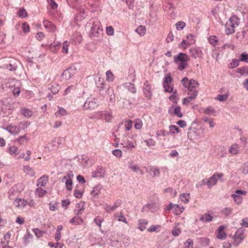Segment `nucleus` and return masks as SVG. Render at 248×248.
<instances>
[{"instance_id":"nucleus-42","label":"nucleus","mask_w":248,"mask_h":248,"mask_svg":"<svg viewBox=\"0 0 248 248\" xmlns=\"http://www.w3.org/2000/svg\"><path fill=\"white\" fill-rule=\"evenodd\" d=\"M190 45V43L187 40L183 39L182 42L179 45V47L181 49H186Z\"/></svg>"},{"instance_id":"nucleus-63","label":"nucleus","mask_w":248,"mask_h":248,"mask_svg":"<svg viewBox=\"0 0 248 248\" xmlns=\"http://www.w3.org/2000/svg\"><path fill=\"white\" fill-rule=\"evenodd\" d=\"M112 154L118 157V158H120L122 156V152L121 150H119V149H116V150H113L112 151Z\"/></svg>"},{"instance_id":"nucleus-24","label":"nucleus","mask_w":248,"mask_h":248,"mask_svg":"<svg viewBox=\"0 0 248 248\" xmlns=\"http://www.w3.org/2000/svg\"><path fill=\"white\" fill-rule=\"evenodd\" d=\"M9 154L13 156H16L19 153L18 148L16 146H11L8 148Z\"/></svg>"},{"instance_id":"nucleus-32","label":"nucleus","mask_w":248,"mask_h":248,"mask_svg":"<svg viewBox=\"0 0 248 248\" xmlns=\"http://www.w3.org/2000/svg\"><path fill=\"white\" fill-rule=\"evenodd\" d=\"M21 113L26 117L30 118L32 115V110L27 108H22L21 110Z\"/></svg>"},{"instance_id":"nucleus-8","label":"nucleus","mask_w":248,"mask_h":248,"mask_svg":"<svg viewBox=\"0 0 248 248\" xmlns=\"http://www.w3.org/2000/svg\"><path fill=\"white\" fill-rule=\"evenodd\" d=\"M97 114H99L100 118L104 119L107 122H110L112 118V112L110 110L99 111Z\"/></svg>"},{"instance_id":"nucleus-14","label":"nucleus","mask_w":248,"mask_h":248,"mask_svg":"<svg viewBox=\"0 0 248 248\" xmlns=\"http://www.w3.org/2000/svg\"><path fill=\"white\" fill-rule=\"evenodd\" d=\"M198 95V91H194L191 93V95L187 97L184 98L183 99L182 103L184 105H188L192 100L195 99Z\"/></svg>"},{"instance_id":"nucleus-13","label":"nucleus","mask_w":248,"mask_h":248,"mask_svg":"<svg viewBox=\"0 0 248 248\" xmlns=\"http://www.w3.org/2000/svg\"><path fill=\"white\" fill-rule=\"evenodd\" d=\"M98 107V104L95 100H87L84 105V109H93Z\"/></svg>"},{"instance_id":"nucleus-7","label":"nucleus","mask_w":248,"mask_h":248,"mask_svg":"<svg viewBox=\"0 0 248 248\" xmlns=\"http://www.w3.org/2000/svg\"><path fill=\"white\" fill-rule=\"evenodd\" d=\"M77 72V68L75 66L69 67L65 70L62 73V77L66 80L70 79Z\"/></svg>"},{"instance_id":"nucleus-62","label":"nucleus","mask_w":248,"mask_h":248,"mask_svg":"<svg viewBox=\"0 0 248 248\" xmlns=\"http://www.w3.org/2000/svg\"><path fill=\"white\" fill-rule=\"evenodd\" d=\"M143 90L144 93L145 94V96L146 97H150L151 95V93L150 91V87L147 85L145 84Z\"/></svg>"},{"instance_id":"nucleus-18","label":"nucleus","mask_w":248,"mask_h":248,"mask_svg":"<svg viewBox=\"0 0 248 248\" xmlns=\"http://www.w3.org/2000/svg\"><path fill=\"white\" fill-rule=\"evenodd\" d=\"M240 147L236 143L233 144L230 147L229 151L232 155H236L239 152Z\"/></svg>"},{"instance_id":"nucleus-55","label":"nucleus","mask_w":248,"mask_h":248,"mask_svg":"<svg viewBox=\"0 0 248 248\" xmlns=\"http://www.w3.org/2000/svg\"><path fill=\"white\" fill-rule=\"evenodd\" d=\"M186 26V23L183 21H179L176 24V28L177 30L183 29Z\"/></svg>"},{"instance_id":"nucleus-20","label":"nucleus","mask_w":248,"mask_h":248,"mask_svg":"<svg viewBox=\"0 0 248 248\" xmlns=\"http://www.w3.org/2000/svg\"><path fill=\"white\" fill-rule=\"evenodd\" d=\"M230 22H227L225 27V32L227 35L233 33L235 31V28L230 25Z\"/></svg>"},{"instance_id":"nucleus-36","label":"nucleus","mask_w":248,"mask_h":248,"mask_svg":"<svg viewBox=\"0 0 248 248\" xmlns=\"http://www.w3.org/2000/svg\"><path fill=\"white\" fill-rule=\"evenodd\" d=\"M149 173L153 177L158 176L160 175L159 170L156 167H152L150 169Z\"/></svg>"},{"instance_id":"nucleus-38","label":"nucleus","mask_w":248,"mask_h":248,"mask_svg":"<svg viewBox=\"0 0 248 248\" xmlns=\"http://www.w3.org/2000/svg\"><path fill=\"white\" fill-rule=\"evenodd\" d=\"M115 217L119 221H122L125 223H127L126 218L124 217L123 214L122 212L115 214Z\"/></svg>"},{"instance_id":"nucleus-46","label":"nucleus","mask_w":248,"mask_h":248,"mask_svg":"<svg viewBox=\"0 0 248 248\" xmlns=\"http://www.w3.org/2000/svg\"><path fill=\"white\" fill-rule=\"evenodd\" d=\"M136 144V141L134 142L130 140H127L125 143V145H124V147L128 149H130L132 148H134L135 147Z\"/></svg>"},{"instance_id":"nucleus-60","label":"nucleus","mask_w":248,"mask_h":248,"mask_svg":"<svg viewBox=\"0 0 248 248\" xmlns=\"http://www.w3.org/2000/svg\"><path fill=\"white\" fill-rule=\"evenodd\" d=\"M49 209L51 211H55L58 207V203L57 202L54 203L51 202L49 203Z\"/></svg>"},{"instance_id":"nucleus-1","label":"nucleus","mask_w":248,"mask_h":248,"mask_svg":"<svg viewBox=\"0 0 248 248\" xmlns=\"http://www.w3.org/2000/svg\"><path fill=\"white\" fill-rule=\"evenodd\" d=\"M188 60L187 55L183 53H179L174 57V60L178 66V69L181 71L184 70L187 66Z\"/></svg>"},{"instance_id":"nucleus-33","label":"nucleus","mask_w":248,"mask_h":248,"mask_svg":"<svg viewBox=\"0 0 248 248\" xmlns=\"http://www.w3.org/2000/svg\"><path fill=\"white\" fill-rule=\"evenodd\" d=\"M148 224V221L144 219H140L139 220L138 228L141 231H144Z\"/></svg>"},{"instance_id":"nucleus-9","label":"nucleus","mask_w":248,"mask_h":248,"mask_svg":"<svg viewBox=\"0 0 248 248\" xmlns=\"http://www.w3.org/2000/svg\"><path fill=\"white\" fill-rule=\"evenodd\" d=\"M226 227L224 226H220L216 232L217 238L220 240H224L226 237V233L225 231Z\"/></svg>"},{"instance_id":"nucleus-57","label":"nucleus","mask_w":248,"mask_h":248,"mask_svg":"<svg viewBox=\"0 0 248 248\" xmlns=\"http://www.w3.org/2000/svg\"><path fill=\"white\" fill-rule=\"evenodd\" d=\"M185 248H193V240L191 239H188L187 241L185 243Z\"/></svg>"},{"instance_id":"nucleus-52","label":"nucleus","mask_w":248,"mask_h":248,"mask_svg":"<svg viewBox=\"0 0 248 248\" xmlns=\"http://www.w3.org/2000/svg\"><path fill=\"white\" fill-rule=\"evenodd\" d=\"M32 231L37 238L42 237L45 233V232L41 231L38 228L33 229Z\"/></svg>"},{"instance_id":"nucleus-17","label":"nucleus","mask_w":248,"mask_h":248,"mask_svg":"<svg viewBox=\"0 0 248 248\" xmlns=\"http://www.w3.org/2000/svg\"><path fill=\"white\" fill-rule=\"evenodd\" d=\"M227 22H230V25L235 29L239 25V19L236 16H231Z\"/></svg>"},{"instance_id":"nucleus-16","label":"nucleus","mask_w":248,"mask_h":248,"mask_svg":"<svg viewBox=\"0 0 248 248\" xmlns=\"http://www.w3.org/2000/svg\"><path fill=\"white\" fill-rule=\"evenodd\" d=\"M6 130L12 134H18L20 132V129L16 125L10 124L6 127Z\"/></svg>"},{"instance_id":"nucleus-12","label":"nucleus","mask_w":248,"mask_h":248,"mask_svg":"<svg viewBox=\"0 0 248 248\" xmlns=\"http://www.w3.org/2000/svg\"><path fill=\"white\" fill-rule=\"evenodd\" d=\"M43 25L45 28L49 32H54L56 30V27L54 24L49 21L44 20Z\"/></svg>"},{"instance_id":"nucleus-44","label":"nucleus","mask_w":248,"mask_h":248,"mask_svg":"<svg viewBox=\"0 0 248 248\" xmlns=\"http://www.w3.org/2000/svg\"><path fill=\"white\" fill-rule=\"evenodd\" d=\"M173 108V112L174 114L177 116L179 118H181L183 117V114L181 112V108L178 106H174L172 107Z\"/></svg>"},{"instance_id":"nucleus-50","label":"nucleus","mask_w":248,"mask_h":248,"mask_svg":"<svg viewBox=\"0 0 248 248\" xmlns=\"http://www.w3.org/2000/svg\"><path fill=\"white\" fill-rule=\"evenodd\" d=\"M133 122L131 120H127L124 122L125 130H130L132 127Z\"/></svg>"},{"instance_id":"nucleus-4","label":"nucleus","mask_w":248,"mask_h":248,"mask_svg":"<svg viewBox=\"0 0 248 248\" xmlns=\"http://www.w3.org/2000/svg\"><path fill=\"white\" fill-rule=\"evenodd\" d=\"M246 237L245 231L242 228L238 229L232 237L233 240L232 242V245L237 247L243 241Z\"/></svg>"},{"instance_id":"nucleus-28","label":"nucleus","mask_w":248,"mask_h":248,"mask_svg":"<svg viewBox=\"0 0 248 248\" xmlns=\"http://www.w3.org/2000/svg\"><path fill=\"white\" fill-rule=\"evenodd\" d=\"M203 112L205 114L207 115H216V110L214 108L211 106L208 107L203 109Z\"/></svg>"},{"instance_id":"nucleus-30","label":"nucleus","mask_w":248,"mask_h":248,"mask_svg":"<svg viewBox=\"0 0 248 248\" xmlns=\"http://www.w3.org/2000/svg\"><path fill=\"white\" fill-rule=\"evenodd\" d=\"M70 223L75 225H80L83 222L82 218L78 217H75L70 220Z\"/></svg>"},{"instance_id":"nucleus-27","label":"nucleus","mask_w":248,"mask_h":248,"mask_svg":"<svg viewBox=\"0 0 248 248\" xmlns=\"http://www.w3.org/2000/svg\"><path fill=\"white\" fill-rule=\"evenodd\" d=\"M65 180V186L67 190H71L73 188V182L71 179H68L66 176L62 178V181Z\"/></svg>"},{"instance_id":"nucleus-48","label":"nucleus","mask_w":248,"mask_h":248,"mask_svg":"<svg viewBox=\"0 0 248 248\" xmlns=\"http://www.w3.org/2000/svg\"><path fill=\"white\" fill-rule=\"evenodd\" d=\"M232 209L230 207H226L222 209L221 213L224 216L227 217L232 213Z\"/></svg>"},{"instance_id":"nucleus-22","label":"nucleus","mask_w":248,"mask_h":248,"mask_svg":"<svg viewBox=\"0 0 248 248\" xmlns=\"http://www.w3.org/2000/svg\"><path fill=\"white\" fill-rule=\"evenodd\" d=\"M15 141L18 142L19 145H22L27 144L29 139L25 135H24L16 139Z\"/></svg>"},{"instance_id":"nucleus-10","label":"nucleus","mask_w":248,"mask_h":248,"mask_svg":"<svg viewBox=\"0 0 248 248\" xmlns=\"http://www.w3.org/2000/svg\"><path fill=\"white\" fill-rule=\"evenodd\" d=\"M189 51L191 55L194 58H202L203 55L201 49L198 47L191 48Z\"/></svg>"},{"instance_id":"nucleus-39","label":"nucleus","mask_w":248,"mask_h":248,"mask_svg":"<svg viewBox=\"0 0 248 248\" xmlns=\"http://www.w3.org/2000/svg\"><path fill=\"white\" fill-rule=\"evenodd\" d=\"M209 42L214 46L217 45L218 43V40L217 37L215 35H212L208 38Z\"/></svg>"},{"instance_id":"nucleus-31","label":"nucleus","mask_w":248,"mask_h":248,"mask_svg":"<svg viewBox=\"0 0 248 248\" xmlns=\"http://www.w3.org/2000/svg\"><path fill=\"white\" fill-rule=\"evenodd\" d=\"M135 31L137 32L140 36H144L146 32V27L144 26H139L135 30Z\"/></svg>"},{"instance_id":"nucleus-21","label":"nucleus","mask_w":248,"mask_h":248,"mask_svg":"<svg viewBox=\"0 0 248 248\" xmlns=\"http://www.w3.org/2000/svg\"><path fill=\"white\" fill-rule=\"evenodd\" d=\"M80 186V185H77L74 194V196L78 199L81 198L83 194V190Z\"/></svg>"},{"instance_id":"nucleus-43","label":"nucleus","mask_w":248,"mask_h":248,"mask_svg":"<svg viewBox=\"0 0 248 248\" xmlns=\"http://www.w3.org/2000/svg\"><path fill=\"white\" fill-rule=\"evenodd\" d=\"M134 127L136 129L140 130L142 128V122L140 119H136L134 121Z\"/></svg>"},{"instance_id":"nucleus-61","label":"nucleus","mask_w":248,"mask_h":248,"mask_svg":"<svg viewBox=\"0 0 248 248\" xmlns=\"http://www.w3.org/2000/svg\"><path fill=\"white\" fill-rule=\"evenodd\" d=\"M186 40H187V41H188V42L190 43V45L194 44L195 42L194 36L191 34L187 35Z\"/></svg>"},{"instance_id":"nucleus-51","label":"nucleus","mask_w":248,"mask_h":248,"mask_svg":"<svg viewBox=\"0 0 248 248\" xmlns=\"http://www.w3.org/2000/svg\"><path fill=\"white\" fill-rule=\"evenodd\" d=\"M144 142L148 147L155 146L156 144V142L153 139H149L144 140Z\"/></svg>"},{"instance_id":"nucleus-37","label":"nucleus","mask_w":248,"mask_h":248,"mask_svg":"<svg viewBox=\"0 0 248 248\" xmlns=\"http://www.w3.org/2000/svg\"><path fill=\"white\" fill-rule=\"evenodd\" d=\"M213 217L209 214H205L202 215L200 218V220L202 222H207L212 220Z\"/></svg>"},{"instance_id":"nucleus-58","label":"nucleus","mask_w":248,"mask_h":248,"mask_svg":"<svg viewBox=\"0 0 248 248\" xmlns=\"http://www.w3.org/2000/svg\"><path fill=\"white\" fill-rule=\"evenodd\" d=\"M239 60H232V62L230 63V68L232 69L238 66L239 64Z\"/></svg>"},{"instance_id":"nucleus-29","label":"nucleus","mask_w":248,"mask_h":248,"mask_svg":"<svg viewBox=\"0 0 248 248\" xmlns=\"http://www.w3.org/2000/svg\"><path fill=\"white\" fill-rule=\"evenodd\" d=\"M24 172L30 176H33L35 174V172L33 169L30 167L29 166H25L23 168Z\"/></svg>"},{"instance_id":"nucleus-3","label":"nucleus","mask_w":248,"mask_h":248,"mask_svg":"<svg viewBox=\"0 0 248 248\" xmlns=\"http://www.w3.org/2000/svg\"><path fill=\"white\" fill-rule=\"evenodd\" d=\"M91 30L90 33L93 36H98L102 34V29H101V23L97 19H93L89 22Z\"/></svg>"},{"instance_id":"nucleus-59","label":"nucleus","mask_w":248,"mask_h":248,"mask_svg":"<svg viewBox=\"0 0 248 248\" xmlns=\"http://www.w3.org/2000/svg\"><path fill=\"white\" fill-rule=\"evenodd\" d=\"M239 61L248 62V54L243 53L240 56Z\"/></svg>"},{"instance_id":"nucleus-5","label":"nucleus","mask_w":248,"mask_h":248,"mask_svg":"<svg viewBox=\"0 0 248 248\" xmlns=\"http://www.w3.org/2000/svg\"><path fill=\"white\" fill-rule=\"evenodd\" d=\"M247 194V192L242 190H236L234 193L231 195V197L233 198L234 202L237 205L241 204L243 202V197Z\"/></svg>"},{"instance_id":"nucleus-25","label":"nucleus","mask_w":248,"mask_h":248,"mask_svg":"<svg viewBox=\"0 0 248 248\" xmlns=\"http://www.w3.org/2000/svg\"><path fill=\"white\" fill-rule=\"evenodd\" d=\"M180 200L184 203H187L190 199V194L189 193H183L179 196Z\"/></svg>"},{"instance_id":"nucleus-15","label":"nucleus","mask_w":248,"mask_h":248,"mask_svg":"<svg viewBox=\"0 0 248 248\" xmlns=\"http://www.w3.org/2000/svg\"><path fill=\"white\" fill-rule=\"evenodd\" d=\"M85 209L84 203L80 202L76 204V208L74 210V213L76 215H81L83 213Z\"/></svg>"},{"instance_id":"nucleus-47","label":"nucleus","mask_w":248,"mask_h":248,"mask_svg":"<svg viewBox=\"0 0 248 248\" xmlns=\"http://www.w3.org/2000/svg\"><path fill=\"white\" fill-rule=\"evenodd\" d=\"M106 80L108 82H112L113 81L114 76L110 71H108L106 72Z\"/></svg>"},{"instance_id":"nucleus-34","label":"nucleus","mask_w":248,"mask_h":248,"mask_svg":"<svg viewBox=\"0 0 248 248\" xmlns=\"http://www.w3.org/2000/svg\"><path fill=\"white\" fill-rule=\"evenodd\" d=\"M46 193V191L41 187L36 189L35 190V194L38 197H42L44 196Z\"/></svg>"},{"instance_id":"nucleus-23","label":"nucleus","mask_w":248,"mask_h":248,"mask_svg":"<svg viewBox=\"0 0 248 248\" xmlns=\"http://www.w3.org/2000/svg\"><path fill=\"white\" fill-rule=\"evenodd\" d=\"M57 108L58 110L55 112V116L57 117H61L62 116L67 115V113L66 109L59 106L57 107Z\"/></svg>"},{"instance_id":"nucleus-40","label":"nucleus","mask_w":248,"mask_h":248,"mask_svg":"<svg viewBox=\"0 0 248 248\" xmlns=\"http://www.w3.org/2000/svg\"><path fill=\"white\" fill-rule=\"evenodd\" d=\"M161 226L158 225H153L148 228L147 231L149 232H158L160 231Z\"/></svg>"},{"instance_id":"nucleus-19","label":"nucleus","mask_w":248,"mask_h":248,"mask_svg":"<svg viewBox=\"0 0 248 248\" xmlns=\"http://www.w3.org/2000/svg\"><path fill=\"white\" fill-rule=\"evenodd\" d=\"M48 182V177L46 175H43L39 178L37 180V186H46Z\"/></svg>"},{"instance_id":"nucleus-54","label":"nucleus","mask_w":248,"mask_h":248,"mask_svg":"<svg viewBox=\"0 0 248 248\" xmlns=\"http://www.w3.org/2000/svg\"><path fill=\"white\" fill-rule=\"evenodd\" d=\"M170 131L172 134H175L179 133L180 130L179 128L174 125H170L169 126Z\"/></svg>"},{"instance_id":"nucleus-35","label":"nucleus","mask_w":248,"mask_h":248,"mask_svg":"<svg viewBox=\"0 0 248 248\" xmlns=\"http://www.w3.org/2000/svg\"><path fill=\"white\" fill-rule=\"evenodd\" d=\"M173 207L174 208L173 210V213L176 215L181 214L183 212L184 209V207H180L178 204H174Z\"/></svg>"},{"instance_id":"nucleus-41","label":"nucleus","mask_w":248,"mask_h":248,"mask_svg":"<svg viewBox=\"0 0 248 248\" xmlns=\"http://www.w3.org/2000/svg\"><path fill=\"white\" fill-rule=\"evenodd\" d=\"M17 15L18 16L21 18H25L28 16L27 11L23 8H20L19 9Z\"/></svg>"},{"instance_id":"nucleus-56","label":"nucleus","mask_w":248,"mask_h":248,"mask_svg":"<svg viewBox=\"0 0 248 248\" xmlns=\"http://www.w3.org/2000/svg\"><path fill=\"white\" fill-rule=\"evenodd\" d=\"M172 79L170 75H167L165 78L163 85L167 86L168 84L172 83Z\"/></svg>"},{"instance_id":"nucleus-53","label":"nucleus","mask_w":248,"mask_h":248,"mask_svg":"<svg viewBox=\"0 0 248 248\" xmlns=\"http://www.w3.org/2000/svg\"><path fill=\"white\" fill-rule=\"evenodd\" d=\"M169 99L173 103H177L178 98L177 95V91L173 92V94L169 97Z\"/></svg>"},{"instance_id":"nucleus-2","label":"nucleus","mask_w":248,"mask_h":248,"mask_svg":"<svg viewBox=\"0 0 248 248\" xmlns=\"http://www.w3.org/2000/svg\"><path fill=\"white\" fill-rule=\"evenodd\" d=\"M181 82L183 86L187 89L188 95H191L194 91H197L196 89L198 87L199 84L196 80L192 79L189 80L187 77H185L182 79Z\"/></svg>"},{"instance_id":"nucleus-6","label":"nucleus","mask_w":248,"mask_h":248,"mask_svg":"<svg viewBox=\"0 0 248 248\" xmlns=\"http://www.w3.org/2000/svg\"><path fill=\"white\" fill-rule=\"evenodd\" d=\"M224 176L222 173H214L208 180L207 185L209 188H211L213 186L217 184L218 179H221Z\"/></svg>"},{"instance_id":"nucleus-49","label":"nucleus","mask_w":248,"mask_h":248,"mask_svg":"<svg viewBox=\"0 0 248 248\" xmlns=\"http://www.w3.org/2000/svg\"><path fill=\"white\" fill-rule=\"evenodd\" d=\"M70 45V42L65 41L63 42L62 47V52L64 53H67L68 52V47Z\"/></svg>"},{"instance_id":"nucleus-45","label":"nucleus","mask_w":248,"mask_h":248,"mask_svg":"<svg viewBox=\"0 0 248 248\" xmlns=\"http://www.w3.org/2000/svg\"><path fill=\"white\" fill-rule=\"evenodd\" d=\"M229 97V94H218L215 98L216 100L223 102L225 101Z\"/></svg>"},{"instance_id":"nucleus-64","label":"nucleus","mask_w":248,"mask_h":248,"mask_svg":"<svg viewBox=\"0 0 248 248\" xmlns=\"http://www.w3.org/2000/svg\"><path fill=\"white\" fill-rule=\"evenodd\" d=\"M22 28L23 31L25 33H27V32H28L30 31V26L26 22H24L22 24Z\"/></svg>"},{"instance_id":"nucleus-11","label":"nucleus","mask_w":248,"mask_h":248,"mask_svg":"<svg viewBox=\"0 0 248 248\" xmlns=\"http://www.w3.org/2000/svg\"><path fill=\"white\" fill-rule=\"evenodd\" d=\"M14 204L18 208L23 209L28 204V202L23 199L19 198L15 200Z\"/></svg>"},{"instance_id":"nucleus-26","label":"nucleus","mask_w":248,"mask_h":248,"mask_svg":"<svg viewBox=\"0 0 248 248\" xmlns=\"http://www.w3.org/2000/svg\"><path fill=\"white\" fill-rule=\"evenodd\" d=\"M236 72L240 73L241 76H248V66H243L236 69Z\"/></svg>"}]
</instances>
